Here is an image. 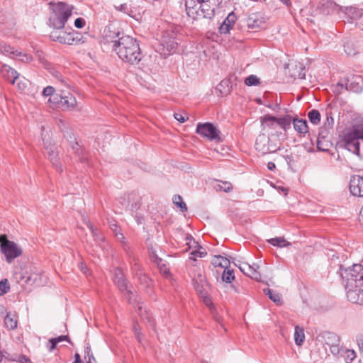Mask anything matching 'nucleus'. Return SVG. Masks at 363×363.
<instances>
[{
    "label": "nucleus",
    "instance_id": "7c9ffc66",
    "mask_svg": "<svg viewBox=\"0 0 363 363\" xmlns=\"http://www.w3.org/2000/svg\"><path fill=\"white\" fill-rule=\"evenodd\" d=\"M267 242L274 246L279 247L290 246L291 243L287 242L283 237H277L267 240Z\"/></svg>",
    "mask_w": 363,
    "mask_h": 363
},
{
    "label": "nucleus",
    "instance_id": "58836bf2",
    "mask_svg": "<svg viewBox=\"0 0 363 363\" xmlns=\"http://www.w3.org/2000/svg\"><path fill=\"white\" fill-rule=\"evenodd\" d=\"M217 191H223L225 192H229L233 189L231 183L227 182H222L220 184H218L215 186Z\"/></svg>",
    "mask_w": 363,
    "mask_h": 363
},
{
    "label": "nucleus",
    "instance_id": "f03ea898",
    "mask_svg": "<svg viewBox=\"0 0 363 363\" xmlns=\"http://www.w3.org/2000/svg\"><path fill=\"white\" fill-rule=\"evenodd\" d=\"M223 0H185L186 14L193 20H211Z\"/></svg>",
    "mask_w": 363,
    "mask_h": 363
},
{
    "label": "nucleus",
    "instance_id": "ddd939ff",
    "mask_svg": "<svg viewBox=\"0 0 363 363\" xmlns=\"http://www.w3.org/2000/svg\"><path fill=\"white\" fill-rule=\"evenodd\" d=\"M113 281L121 292L126 293L128 295V299L130 303L132 300L131 296L133 294V292L131 290L132 286L127 281L126 279H125L124 274L121 269H115Z\"/></svg>",
    "mask_w": 363,
    "mask_h": 363
},
{
    "label": "nucleus",
    "instance_id": "603ef678",
    "mask_svg": "<svg viewBox=\"0 0 363 363\" xmlns=\"http://www.w3.org/2000/svg\"><path fill=\"white\" fill-rule=\"evenodd\" d=\"M116 9L123 12L124 13L129 14L131 11V8L128 4H121L118 6H116Z\"/></svg>",
    "mask_w": 363,
    "mask_h": 363
},
{
    "label": "nucleus",
    "instance_id": "0eeeda50",
    "mask_svg": "<svg viewBox=\"0 0 363 363\" xmlns=\"http://www.w3.org/2000/svg\"><path fill=\"white\" fill-rule=\"evenodd\" d=\"M316 339L322 344L328 345L334 355L339 354L342 350L340 347V337L334 333L324 331L320 333Z\"/></svg>",
    "mask_w": 363,
    "mask_h": 363
},
{
    "label": "nucleus",
    "instance_id": "1a4fd4ad",
    "mask_svg": "<svg viewBox=\"0 0 363 363\" xmlns=\"http://www.w3.org/2000/svg\"><path fill=\"white\" fill-rule=\"evenodd\" d=\"M196 133L209 140H220V130L211 123H198Z\"/></svg>",
    "mask_w": 363,
    "mask_h": 363
},
{
    "label": "nucleus",
    "instance_id": "4468645a",
    "mask_svg": "<svg viewBox=\"0 0 363 363\" xmlns=\"http://www.w3.org/2000/svg\"><path fill=\"white\" fill-rule=\"evenodd\" d=\"M43 143L49 160L52 162V165L56 168L57 171L59 172H62V165L60 164V162H59L58 151L57 150V147L55 144H51L50 143L45 142L44 140Z\"/></svg>",
    "mask_w": 363,
    "mask_h": 363
},
{
    "label": "nucleus",
    "instance_id": "09e8293b",
    "mask_svg": "<svg viewBox=\"0 0 363 363\" xmlns=\"http://www.w3.org/2000/svg\"><path fill=\"white\" fill-rule=\"evenodd\" d=\"M218 259L220 260V268L225 269H227V268H230V261L226 258V257H224L221 255H218L217 256Z\"/></svg>",
    "mask_w": 363,
    "mask_h": 363
},
{
    "label": "nucleus",
    "instance_id": "0e129e2a",
    "mask_svg": "<svg viewBox=\"0 0 363 363\" xmlns=\"http://www.w3.org/2000/svg\"><path fill=\"white\" fill-rule=\"evenodd\" d=\"M267 168L270 170V171H273L276 168V165L274 162H268L267 164Z\"/></svg>",
    "mask_w": 363,
    "mask_h": 363
},
{
    "label": "nucleus",
    "instance_id": "20e7f679",
    "mask_svg": "<svg viewBox=\"0 0 363 363\" xmlns=\"http://www.w3.org/2000/svg\"><path fill=\"white\" fill-rule=\"evenodd\" d=\"M340 275L345 287L354 285L363 286V267L361 264H354L351 267H340Z\"/></svg>",
    "mask_w": 363,
    "mask_h": 363
},
{
    "label": "nucleus",
    "instance_id": "dca6fc26",
    "mask_svg": "<svg viewBox=\"0 0 363 363\" xmlns=\"http://www.w3.org/2000/svg\"><path fill=\"white\" fill-rule=\"evenodd\" d=\"M332 146L330 132L327 128H320L318 138L317 147L319 150L326 152Z\"/></svg>",
    "mask_w": 363,
    "mask_h": 363
},
{
    "label": "nucleus",
    "instance_id": "412c9836",
    "mask_svg": "<svg viewBox=\"0 0 363 363\" xmlns=\"http://www.w3.org/2000/svg\"><path fill=\"white\" fill-rule=\"evenodd\" d=\"M237 20V16L232 11L225 18L223 23L219 27L220 34H227L233 28Z\"/></svg>",
    "mask_w": 363,
    "mask_h": 363
},
{
    "label": "nucleus",
    "instance_id": "7ed1b4c3",
    "mask_svg": "<svg viewBox=\"0 0 363 363\" xmlns=\"http://www.w3.org/2000/svg\"><path fill=\"white\" fill-rule=\"evenodd\" d=\"M52 12L49 17L50 25L54 29H63L68 18L72 15V8L69 5L59 2L49 4Z\"/></svg>",
    "mask_w": 363,
    "mask_h": 363
},
{
    "label": "nucleus",
    "instance_id": "a19ab883",
    "mask_svg": "<svg viewBox=\"0 0 363 363\" xmlns=\"http://www.w3.org/2000/svg\"><path fill=\"white\" fill-rule=\"evenodd\" d=\"M346 85H347V78L340 80L336 84L333 91L337 94L342 93L343 89L346 90Z\"/></svg>",
    "mask_w": 363,
    "mask_h": 363
},
{
    "label": "nucleus",
    "instance_id": "864d4df0",
    "mask_svg": "<svg viewBox=\"0 0 363 363\" xmlns=\"http://www.w3.org/2000/svg\"><path fill=\"white\" fill-rule=\"evenodd\" d=\"M133 330H134V333H135V335L138 341L142 344L143 334L140 331L139 326L138 325H135L133 327Z\"/></svg>",
    "mask_w": 363,
    "mask_h": 363
},
{
    "label": "nucleus",
    "instance_id": "6e6d98bb",
    "mask_svg": "<svg viewBox=\"0 0 363 363\" xmlns=\"http://www.w3.org/2000/svg\"><path fill=\"white\" fill-rule=\"evenodd\" d=\"M84 25H85V20L82 18H77L74 21V26L77 28H82L84 26Z\"/></svg>",
    "mask_w": 363,
    "mask_h": 363
},
{
    "label": "nucleus",
    "instance_id": "4c0bfd02",
    "mask_svg": "<svg viewBox=\"0 0 363 363\" xmlns=\"http://www.w3.org/2000/svg\"><path fill=\"white\" fill-rule=\"evenodd\" d=\"M57 94H58L55 93L54 87H52L51 86H46L45 88L43 89V96H45V97L50 96V98L48 99V101L50 104H53V101H52V98L54 96L57 95Z\"/></svg>",
    "mask_w": 363,
    "mask_h": 363
},
{
    "label": "nucleus",
    "instance_id": "aec40b11",
    "mask_svg": "<svg viewBox=\"0 0 363 363\" xmlns=\"http://www.w3.org/2000/svg\"><path fill=\"white\" fill-rule=\"evenodd\" d=\"M264 24V18L259 13H251L247 18V26L249 28L257 29L262 28Z\"/></svg>",
    "mask_w": 363,
    "mask_h": 363
},
{
    "label": "nucleus",
    "instance_id": "6ab92c4d",
    "mask_svg": "<svg viewBox=\"0 0 363 363\" xmlns=\"http://www.w3.org/2000/svg\"><path fill=\"white\" fill-rule=\"evenodd\" d=\"M363 89V79L359 75H352L347 78V85L346 90L354 93H360Z\"/></svg>",
    "mask_w": 363,
    "mask_h": 363
},
{
    "label": "nucleus",
    "instance_id": "9d476101",
    "mask_svg": "<svg viewBox=\"0 0 363 363\" xmlns=\"http://www.w3.org/2000/svg\"><path fill=\"white\" fill-rule=\"evenodd\" d=\"M1 250L9 263L22 255L21 248L14 242L7 239L1 243Z\"/></svg>",
    "mask_w": 363,
    "mask_h": 363
},
{
    "label": "nucleus",
    "instance_id": "c756f323",
    "mask_svg": "<svg viewBox=\"0 0 363 363\" xmlns=\"http://www.w3.org/2000/svg\"><path fill=\"white\" fill-rule=\"evenodd\" d=\"M293 119L291 116L287 115L284 117L277 118L276 122L277 125H279L282 129L286 131L291 128V123L293 122Z\"/></svg>",
    "mask_w": 363,
    "mask_h": 363
},
{
    "label": "nucleus",
    "instance_id": "bf43d9fd",
    "mask_svg": "<svg viewBox=\"0 0 363 363\" xmlns=\"http://www.w3.org/2000/svg\"><path fill=\"white\" fill-rule=\"evenodd\" d=\"M18 362L20 363H32L31 360L28 357L23 354L19 356Z\"/></svg>",
    "mask_w": 363,
    "mask_h": 363
},
{
    "label": "nucleus",
    "instance_id": "338daca9",
    "mask_svg": "<svg viewBox=\"0 0 363 363\" xmlns=\"http://www.w3.org/2000/svg\"><path fill=\"white\" fill-rule=\"evenodd\" d=\"M302 70L301 72L298 74V78L300 79H305V76H306V74H305V72H304V68H301Z\"/></svg>",
    "mask_w": 363,
    "mask_h": 363
},
{
    "label": "nucleus",
    "instance_id": "423d86ee",
    "mask_svg": "<svg viewBox=\"0 0 363 363\" xmlns=\"http://www.w3.org/2000/svg\"><path fill=\"white\" fill-rule=\"evenodd\" d=\"M359 140H363V128H354L345 136V148L353 154L359 156Z\"/></svg>",
    "mask_w": 363,
    "mask_h": 363
},
{
    "label": "nucleus",
    "instance_id": "de8ad7c7",
    "mask_svg": "<svg viewBox=\"0 0 363 363\" xmlns=\"http://www.w3.org/2000/svg\"><path fill=\"white\" fill-rule=\"evenodd\" d=\"M35 57L43 66L46 67L48 65V61L46 60L45 55L42 51H37L35 53Z\"/></svg>",
    "mask_w": 363,
    "mask_h": 363
},
{
    "label": "nucleus",
    "instance_id": "e433bc0d",
    "mask_svg": "<svg viewBox=\"0 0 363 363\" xmlns=\"http://www.w3.org/2000/svg\"><path fill=\"white\" fill-rule=\"evenodd\" d=\"M173 203L180 208V211L182 212H185L187 211V206L186 203L183 201V199L179 195H174L173 196Z\"/></svg>",
    "mask_w": 363,
    "mask_h": 363
},
{
    "label": "nucleus",
    "instance_id": "4be33fe9",
    "mask_svg": "<svg viewBox=\"0 0 363 363\" xmlns=\"http://www.w3.org/2000/svg\"><path fill=\"white\" fill-rule=\"evenodd\" d=\"M1 72L4 77L9 81L12 84H15L19 77L17 71L7 65H2Z\"/></svg>",
    "mask_w": 363,
    "mask_h": 363
},
{
    "label": "nucleus",
    "instance_id": "4d7b16f0",
    "mask_svg": "<svg viewBox=\"0 0 363 363\" xmlns=\"http://www.w3.org/2000/svg\"><path fill=\"white\" fill-rule=\"evenodd\" d=\"M56 346L57 341H55V340H54L53 338L50 339L48 343V348L49 351L52 352L53 350L55 349Z\"/></svg>",
    "mask_w": 363,
    "mask_h": 363
},
{
    "label": "nucleus",
    "instance_id": "cd10ccee",
    "mask_svg": "<svg viewBox=\"0 0 363 363\" xmlns=\"http://www.w3.org/2000/svg\"><path fill=\"white\" fill-rule=\"evenodd\" d=\"M162 45L164 48H167L168 51L174 52L178 46V42L172 35H171L169 38H167L165 36H164L162 40Z\"/></svg>",
    "mask_w": 363,
    "mask_h": 363
},
{
    "label": "nucleus",
    "instance_id": "052dcab7",
    "mask_svg": "<svg viewBox=\"0 0 363 363\" xmlns=\"http://www.w3.org/2000/svg\"><path fill=\"white\" fill-rule=\"evenodd\" d=\"M211 264L215 267H220V260L218 259V257L217 256H215L212 261H211Z\"/></svg>",
    "mask_w": 363,
    "mask_h": 363
},
{
    "label": "nucleus",
    "instance_id": "5701e85b",
    "mask_svg": "<svg viewBox=\"0 0 363 363\" xmlns=\"http://www.w3.org/2000/svg\"><path fill=\"white\" fill-rule=\"evenodd\" d=\"M276 121L277 117L269 114L261 117L260 121L262 130H266L267 129L275 128L277 126Z\"/></svg>",
    "mask_w": 363,
    "mask_h": 363
},
{
    "label": "nucleus",
    "instance_id": "2eb2a0df",
    "mask_svg": "<svg viewBox=\"0 0 363 363\" xmlns=\"http://www.w3.org/2000/svg\"><path fill=\"white\" fill-rule=\"evenodd\" d=\"M348 300L353 303H363V286L353 285L350 287H345Z\"/></svg>",
    "mask_w": 363,
    "mask_h": 363
},
{
    "label": "nucleus",
    "instance_id": "13d9d810",
    "mask_svg": "<svg viewBox=\"0 0 363 363\" xmlns=\"http://www.w3.org/2000/svg\"><path fill=\"white\" fill-rule=\"evenodd\" d=\"M89 227L92 233V235L95 239L102 240V238L99 236V233L96 229L94 228V227L89 224Z\"/></svg>",
    "mask_w": 363,
    "mask_h": 363
},
{
    "label": "nucleus",
    "instance_id": "72a5a7b5",
    "mask_svg": "<svg viewBox=\"0 0 363 363\" xmlns=\"http://www.w3.org/2000/svg\"><path fill=\"white\" fill-rule=\"evenodd\" d=\"M264 292L268 295L269 298L275 303L279 305L281 304V298L279 294L274 292L270 289H264Z\"/></svg>",
    "mask_w": 363,
    "mask_h": 363
},
{
    "label": "nucleus",
    "instance_id": "c9c22d12",
    "mask_svg": "<svg viewBox=\"0 0 363 363\" xmlns=\"http://www.w3.org/2000/svg\"><path fill=\"white\" fill-rule=\"evenodd\" d=\"M308 117L313 124L317 125L320 121V113L316 109L310 111L308 113Z\"/></svg>",
    "mask_w": 363,
    "mask_h": 363
},
{
    "label": "nucleus",
    "instance_id": "79ce46f5",
    "mask_svg": "<svg viewBox=\"0 0 363 363\" xmlns=\"http://www.w3.org/2000/svg\"><path fill=\"white\" fill-rule=\"evenodd\" d=\"M259 79L255 75H250L245 80V84L247 86H255L259 84Z\"/></svg>",
    "mask_w": 363,
    "mask_h": 363
},
{
    "label": "nucleus",
    "instance_id": "774afa93",
    "mask_svg": "<svg viewBox=\"0 0 363 363\" xmlns=\"http://www.w3.org/2000/svg\"><path fill=\"white\" fill-rule=\"evenodd\" d=\"M73 363H81V359L79 354H75V360Z\"/></svg>",
    "mask_w": 363,
    "mask_h": 363
},
{
    "label": "nucleus",
    "instance_id": "39448f33",
    "mask_svg": "<svg viewBox=\"0 0 363 363\" xmlns=\"http://www.w3.org/2000/svg\"><path fill=\"white\" fill-rule=\"evenodd\" d=\"M50 38L53 41L69 45H80L85 42L79 33L75 31L68 33L62 29H54L50 33Z\"/></svg>",
    "mask_w": 363,
    "mask_h": 363
},
{
    "label": "nucleus",
    "instance_id": "a878e982",
    "mask_svg": "<svg viewBox=\"0 0 363 363\" xmlns=\"http://www.w3.org/2000/svg\"><path fill=\"white\" fill-rule=\"evenodd\" d=\"M344 12L352 20H357L363 16L362 9L355 6H347L345 8Z\"/></svg>",
    "mask_w": 363,
    "mask_h": 363
},
{
    "label": "nucleus",
    "instance_id": "3c124183",
    "mask_svg": "<svg viewBox=\"0 0 363 363\" xmlns=\"http://www.w3.org/2000/svg\"><path fill=\"white\" fill-rule=\"evenodd\" d=\"M191 255L194 257H204L207 255V252L204 248L200 246L198 250L191 252Z\"/></svg>",
    "mask_w": 363,
    "mask_h": 363
},
{
    "label": "nucleus",
    "instance_id": "680f3d73",
    "mask_svg": "<svg viewBox=\"0 0 363 363\" xmlns=\"http://www.w3.org/2000/svg\"><path fill=\"white\" fill-rule=\"evenodd\" d=\"M53 339L55 340V341H57V344L65 340L69 341V337L67 335H60Z\"/></svg>",
    "mask_w": 363,
    "mask_h": 363
},
{
    "label": "nucleus",
    "instance_id": "5fc2aeb1",
    "mask_svg": "<svg viewBox=\"0 0 363 363\" xmlns=\"http://www.w3.org/2000/svg\"><path fill=\"white\" fill-rule=\"evenodd\" d=\"M174 117L177 121H178L180 123H184L188 119V117H186L185 115H183L182 113H175L174 114Z\"/></svg>",
    "mask_w": 363,
    "mask_h": 363
},
{
    "label": "nucleus",
    "instance_id": "a211bd4d",
    "mask_svg": "<svg viewBox=\"0 0 363 363\" xmlns=\"http://www.w3.org/2000/svg\"><path fill=\"white\" fill-rule=\"evenodd\" d=\"M240 271L250 278L259 281L261 280V274L258 272L259 267L256 264L250 265L247 263H242L239 266Z\"/></svg>",
    "mask_w": 363,
    "mask_h": 363
},
{
    "label": "nucleus",
    "instance_id": "bb28decb",
    "mask_svg": "<svg viewBox=\"0 0 363 363\" xmlns=\"http://www.w3.org/2000/svg\"><path fill=\"white\" fill-rule=\"evenodd\" d=\"M76 156L78 157V160L82 163L88 162V157L84 150L82 148L77 142H75L72 147Z\"/></svg>",
    "mask_w": 363,
    "mask_h": 363
},
{
    "label": "nucleus",
    "instance_id": "f704fd0d",
    "mask_svg": "<svg viewBox=\"0 0 363 363\" xmlns=\"http://www.w3.org/2000/svg\"><path fill=\"white\" fill-rule=\"evenodd\" d=\"M221 279L222 281L225 283H231L235 279L233 270L230 268L223 269Z\"/></svg>",
    "mask_w": 363,
    "mask_h": 363
},
{
    "label": "nucleus",
    "instance_id": "f8f14e48",
    "mask_svg": "<svg viewBox=\"0 0 363 363\" xmlns=\"http://www.w3.org/2000/svg\"><path fill=\"white\" fill-rule=\"evenodd\" d=\"M256 150L262 155L275 152L278 147L275 144L270 142V138L265 133L258 135L255 142Z\"/></svg>",
    "mask_w": 363,
    "mask_h": 363
},
{
    "label": "nucleus",
    "instance_id": "69168bd1",
    "mask_svg": "<svg viewBox=\"0 0 363 363\" xmlns=\"http://www.w3.org/2000/svg\"><path fill=\"white\" fill-rule=\"evenodd\" d=\"M358 345L360 350V352L363 353V339H360L358 340Z\"/></svg>",
    "mask_w": 363,
    "mask_h": 363
},
{
    "label": "nucleus",
    "instance_id": "49530a36",
    "mask_svg": "<svg viewBox=\"0 0 363 363\" xmlns=\"http://www.w3.org/2000/svg\"><path fill=\"white\" fill-rule=\"evenodd\" d=\"M142 309H143V306H138V311H139V314L140 315H141L142 318L143 319H147V322H149L152 326L155 325V323H154V320H153V318L149 315L146 311H145V313H146L145 314V317H144L143 315V311H142Z\"/></svg>",
    "mask_w": 363,
    "mask_h": 363
},
{
    "label": "nucleus",
    "instance_id": "e2e57ef3",
    "mask_svg": "<svg viewBox=\"0 0 363 363\" xmlns=\"http://www.w3.org/2000/svg\"><path fill=\"white\" fill-rule=\"evenodd\" d=\"M344 48H345V52L348 55H354L355 52H353L351 49H350L349 46L348 45H344Z\"/></svg>",
    "mask_w": 363,
    "mask_h": 363
},
{
    "label": "nucleus",
    "instance_id": "8fccbe9b",
    "mask_svg": "<svg viewBox=\"0 0 363 363\" xmlns=\"http://www.w3.org/2000/svg\"><path fill=\"white\" fill-rule=\"evenodd\" d=\"M84 353H85V358L88 357L89 359L87 361V363H92L91 359L95 361V359L93 356V354L91 352V349L89 345H87L84 348Z\"/></svg>",
    "mask_w": 363,
    "mask_h": 363
},
{
    "label": "nucleus",
    "instance_id": "a18cd8bd",
    "mask_svg": "<svg viewBox=\"0 0 363 363\" xmlns=\"http://www.w3.org/2000/svg\"><path fill=\"white\" fill-rule=\"evenodd\" d=\"M28 81L25 78L19 79L18 77V80L15 84H16L17 88L20 91H23L27 88Z\"/></svg>",
    "mask_w": 363,
    "mask_h": 363
},
{
    "label": "nucleus",
    "instance_id": "37998d69",
    "mask_svg": "<svg viewBox=\"0 0 363 363\" xmlns=\"http://www.w3.org/2000/svg\"><path fill=\"white\" fill-rule=\"evenodd\" d=\"M343 355L347 363H351L356 357L355 352L352 350H345Z\"/></svg>",
    "mask_w": 363,
    "mask_h": 363
},
{
    "label": "nucleus",
    "instance_id": "393cba45",
    "mask_svg": "<svg viewBox=\"0 0 363 363\" xmlns=\"http://www.w3.org/2000/svg\"><path fill=\"white\" fill-rule=\"evenodd\" d=\"M293 125L296 131L301 135H305L308 132L307 121L305 119H293Z\"/></svg>",
    "mask_w": 363,
    "mask_h": 363
},
{
    "label": "nucleus",
    "instance_id": "c85d7f7f",
    "mask_svg": "<svg viewBox=\"0 0 363 363\" xmlns=\"http://www.w3.org/2000/svg\"><path fill=\"white\" fill-rule=\"evenodd\" d=\"M2 52L5 54L9 55L11 57H20L23 56L26 57V60L28 61L30 60V57L27 56L26 55H22L21 52H18L16 50H14L13 48L11 47L10 45H4L2 47Z\"/></svg>",
    "mask_w": 363,
    "mask_h": 363
},
{
    "label": "nucleus",
    "instance_id": "9b49d317",
    "mask_svg": "<svg viewBox=\"0 0 363 363\" xmlns=\"http://www.w3.org/2000/svg\"><path fill=\"white\" fill-rule=\"evenodd\" d=\"M53 105L63 108H73L77 105L76 98L69 92L62 91L52 98Z\"/></svg>",
    "mask_w": 363,
    "mask_h": 363
},
{
    "label": "nucleus",
    "instance_id": "473e14b6",
    "mask_svg": "<svg viewBox=\"0 0 363 363\" xmlns=\"http://www.w3.org/2000/svg\"><path fill=\"white\" fill-rule=\"evenodd\" d=\"M4 325L8 330H14L17 327V320L14 316L7 314L4 318Z\"/></svg>",
    "mask_w": 363,
    "mask_h": 363
},
{
    "label": "nucleus",
    "instance_id": "f257e3e1",
    "mask_svg": "<svg viewBox=\"0 0 363 363\" xmlns=\"http://www.w3.org/2000/svg\"><path fill=\"white\" fill-rule=\"evenodd\" d=\"M104 38L123 62L135 65L141 61L143 54L136 38L121 33L113 25L105 28Z\"/></svg>",
    "mask_w": 363,
    "mask_h": 363
},
{
    "label": "nucleus",
    "instance_id": "c03bdc74",
    "mask_svg": "<svg viewBox=\"0 0 363 363\" xmlns=\"http://www.w3.org/2000/svg\"><path fill=\"white\" fill-rule=\"evenodd\" d=\"M10 289L9 281L6 279L0 281V296H3L6 294Z\"/></svg>",
    "mask_w": 363,
    "mask_h": 363
},
{
    "label": "nucleus",
    "instance_id": "b1692460",
    "mask_svg": "<svg viewBox=\"0 0 363 363\" xmlns=\"http://www.w3.org/2000/svg\"><path fill=\"white\" fill-rule=\"evenodd\" d=\"M232 86L230 82L224 79L222 80L216 87V92L219 96H224L230 94L231 91Z\"/></svg>",
    "mask_w": 363,
    "mask_h": 363
},
{
    "label": "nucleus",
    "instance_id": "ea45409f",
    "mask_svg": "<svg viewBox=\"0 0 363 363\" xmlns=\"http://www.w3.org/2000/svg\"><path fill=\"white\" fill-rule=\"evenodd\" d=\"M334 125V119L331 112L326 113V120L321 128H327L328 130L332 129Z\"/></svg>",
    "mask_w": 363,
    "mask_h": 363
},
{
    "label": "nucleus",
    "instance_id": "6e6552de",
    "mask_svg": "<svg viewBox=\"0 0 363 363\" xmlns=\"http://www.w3.org/2000/svg\"><path fill=\"white\" fill-rule=\"evenodd\" d=\"M194 287L197 294L203 298L206 304L210 302V299L208 297V289L210 287L208 282L206 280L205 275L199 272L192 279Z\"/></svg>",
    "mask_w": 363,
    "mask_h": 363
},
{
    "label": "nucleus",
    "instance_id": "f3484780",
    "mask_svg": "<svg viewBox=\"0 0 363 363\" xmlns=\"http://www.w3.org/2000/svg\"><path fill=\"white\" fill-rule=\"evenodd\" d=\"M350 191L354 196L363 197V177L357 175L351 178Z\"/></svg>",
    "mask_w": 363,
    "mask_h": 363
},
{
    "label": "nucleus",
    "instance_id": "2f4dec72",
    "mask_svg": "<svg viewBox=\"0 0 363 363\" xmlns=\"http://www.w3.org/2000/svg\"><path fill=\"white\" fill-rule=\"evenodd\" d=\"M305 335L303 329L296 326L295 328L294 340L297 345H301L304 341Z\"/></svg>",
    "mask_w": 363,
    "mask_h": 363
}]
</instances>
